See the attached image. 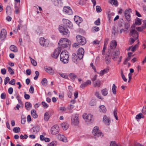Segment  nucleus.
<instances>
[{"label":"nucleus","instance_id":"obj_1","mask_svg":"<svg viewBox=\"0 0 146 146\" xmlns=\"http://www.w3.org/2000/svg\"><path fill=\"white\" fill-rule=\"evenodd\" d=\"M58 44L59 45L58 47H60V48L61 50L64 48H69L71 44V42L67 38H62L60 40Z\"/></svg>","mask_w":146,"mask_h":146},{"label":"nucleus","instance_id":"obj_2","mask_svg":"<svg viewBox=\"0 0 146 146\" xmlns=\"http://www.w3.org/2000/svg\"><path fill=\"white\" fill-rule=\"evenodd\" d=\"M60 60L64 63L68 62L69 58V55L68 52L66 51H62L61 53Z\"/></svg>","mask_w":146,"mask_h":146},{"label":"nucleus","instance_id":"obj_3","mask_svg":"<svg viewBox=\"0 0 146 146\" xmlns=\"http://www.w3.org/2000/svg\"><path fill=\"white\" fill-rule=\"evenodd\" d=\"M108 53L110 56H111L112 59L114 61L117 60V59L118 58L119 55V51L118 50L116 51L114 50L110 51Z\"/></svg>","mask_w":146,"mask_h":146},{"label":"nucleus","instance_id":"obj_4","mask_svg":"<svg viewBox=\"0 0 146 146\" xmlns=\"http://www.w3.org/2000/svg\"><path fill=\"white\" fill-rule=\"evenodd\" d=\"M77 41L80 45H84L86 43V40L83 36L79 35H77L76 37Z\"/></svg>","mask_w":146,"mask_h":146},{"label":"nucleus","instance_id":"obj_5","mask_svg":"<svg viewBox=\"0 0 146 146\" xmlns=\"http://www.w3.org/2000/svg\"><path fill=\"white\" fill-rule=\"evenodd\" d=\"M79 116L77 114L72 115V124L74 126L77 125L79 123Z\"/></svg>","mask_w":146,"mask_h":146},{"label":"nucleus","instance_id":"obj_6","mask_svg":"<svg viewBox=\"0 0 146 146\" xmlns=\"http://www.w3.org/2000/svg\"><path fill=\"white\" fill-rule=\"evenodd\" d=\"M59 30L60 32L63 35L68 36L69 35L70 32L68 29L66 27L62 26H59Z\"/></svg>","mask_w":146,"mask_h":146},{"label":"nucleus","instance_id":"obj_7","mask_svg":"<svg viewBox=\"0 0 146 146\" xmlns=\"http://www.w3.org/2000/svg\"><path fill=\"white\" fill-rule=\"evenodd\" d=\"M92 133L94 135L98 137L101 136L102 134V132L99 130L98 127H94Z\"/></svg>","mask_w":146,"mask_h":146},{"label":"nucleus","instance_id":"obj_8","mask_svg":"<svg viewBox=\"0 0 146 146\" xmlns=\"http://www.w3.org/2000/svg\"><path fill=\"white\" fill-rule=\"evenodd\" d=\"M131 12V10L130 9H126L125 11V16L128 21H131V20L130 13Z\"/></svg>","mask_w":146,"mask_h":146},{"label":"nucleus","instance_id":"obj_9","mask_svg":"<svg viewBox=\"0 0 146 146\" xmlns=\"http://www.w3.org/2000/svg\"><path fill=\"white\" fill-rule=\"evenodd\" d=\"M59 130L58 126L56 125H54L51 129V133L52 135H55L58 133Z\"/></svg>","mask_w":146,"mask_h":146},{"label":"nucleus","instance_id":"obj_10","mask_svg":"<svg viewBox=\"0 0 146 146\" xmlns=\"http://www.w3.org/2000/svg\"><path fill=\"white\" fill-rule=\"evenodd\" d=\"M84 50L82 48H80L79 49L77 52V56L80 59H81L83 58Z\"/></svg>","mask_w":146,"mask_h":146},{"label":"nucleus","instance_id":"obj_11","mask_svg":"<svg viewBox=\"0 0 146 146\" xmlns=\"http://www.w3.org/2000/svg\"><path fill=\"white\" fill-rule=\"evenodd\" d=\"M61 51V50L60 48V47H58L56 49L52 55V57L54 58H57L58 57Z\"/></svg>","mask_w":146,"mask_h":146},{"label":"nucleus","instance_id":"obj_12","mask_svg":"<svg viewBox=\"0 0 146 146\" xmlns=\"http://www.w3.org/2000/svg\"><path fill=\"white\" fill-rule=\"evenodd\" d=\"M7 31L6 30L3 29L1 31L0 34V38L1 40H4L6 37Z\"/></svg>","mask_w":146,"mask_h":146},{"label":"nucleus","instance_id":"obj_13","mask_svg":"<svg viewBox=\"0 0 146 146\" xmlns=\"http://www.w3.org/2000/svg\"><path fill=\"white\" fill-rule=\"evenodd\" d=\"M63 11L69 15H72L73 12L70 7H64L63 9Z\"/></svg>","mask_w":146,"mask_h":146},{"label":"nucleus","instance_id":"obj_14","mask_svg":"<svg viewBox=\"0 0 146 146\" xmlns=\"http://www.w3.org/2000/svg\"><path fill=\"white\" fill-rule=\"evenodd\" d=\"M52 115V113L50 111L46 112L44 115V119L45 121H48Z\"/></svg>","mask_w":146,"mask_h":146},{"label":"nucleus","instance_id":"obj_15","mask_svg":"<svg viewBox=\"0 0 146 146\" xmlns=\"http://www.w3.org/2000/svg\"><path fill=\"white\" fill-rule=\"evenodd\" d=\"M57 137L59 140L60 141L66 142L67 141V139L66 137L64 135L61 134H58L57 135Z\"/></svg>","mask_w":146,"mask_h":146},{"label":"nucleus","instance_id":"obj_16","mask_svg":"<svg viewBox=\"0 0 146 146\" xmlns=\"http://www.w3.org/2000/svg\"><path fill=\"white\" fill-rule=\"evenodd\" d=\"M45 71L51 75H53L54 73V70L50 67H46L44 68Z\"/></svg>","mask_w":146,"mask_h":146},{"label":"nucleus","instance_id":"obj_17","mask_svg":"<svg viewBox=\"0 0 146 146\" xmlns=\"http://www.w3.org/2000/svg\"><path fill=\"white\" fill-rule=\"evenodd\" d=\"M40 130V127L38 126H35L33 127L31 129V132L33 133H36L38 132Z\"/></svg>","mask_w":146,"mask_h":146},{"label":"nucleus","instance_id":"obj_18","mask_svg":"<svg viewBox=\"0 0 146 146\" xmlns=\"http://www.w3.org/2000/svg\"><path fill=\"white\" fill-rule=\"evenodd\" d=\"M62 21L64 24L67 27H70L72 25V23L68 20L64 19H62Z\"/></svg>","mask_w":146,"mask_h":146},{"label":"nucleus","instance_id":"obj_19","mask_svg":"<svg viewBox=\"0 0 146 146\" xmlns=\"http://www.w3.org/2000/svg\"><path fill=\"white\" fill-rule=\"evenodd\" d=\"M74 21L77 24H79L82 21V18L78 16H75L74 18Z\"/></svg>","mask_w":146,"mask_h":146},{"label":"nucleus","instance_id":"obj_20","mask_svg":"<svg viewBox=\"0 0 146 146\" xmlns=\"http://www.w3.org/2000/svg\"><path fill=\"white\" fill-rule=\"evenodd\" d=\"M91 84V82L90 80H87V81L81 84L80 86V87L82 89H84L88 85H90Z\"/></svg>","mask_w":146,"mask_h":146},{"label":"nucleus","instance_id":"obj_21","mask_svg":"<svg viewBox=\"0 0 146 146\" xmlns=\"http://www.w3.org/2000/svg\"><path fill=\"white\" fill-rule=\"evenodd\" d=\"M39 43L41 45L46 46L47 42L46 39L43 37H41L39 39Z\"/></svg>","mask_w":146,"mask_h":146},{"label":"nucleus","instance_id":"obj_22","mask_svg":"<svg viewBox=\"0 0 146 146\" xmlns=\"http://www.w3.org/2000/svg\"><path fill=\"white\" fill-rule=\"evenodd\" d=\"M117 45L116 41L115 40H113L110 43V48L111 49H113L115 48Z\"/></svg>","mask_w":146,"mask_h":146},{"label":"nucleus","instance_id":"obj_23","mask_svg":"<svg viewBox=\"0 0 146 146\" xmlns=\"http://www.w3.org/2000/svg\"><path fill=\"white\" fill-rule=\"evenodd\" d=\"M103 121L107 125H109L110 120L107 116L105 115L103 117Z\"/></svg>","mask_w":146,"mask_h":146},{"label":"nucleus","instance_id":"obj_24","mask_svg":"<svg viewBox=\"0 0 146 146\" xmlns=\"http://www.w3.org/2000/svg\"><path fill=\"white\" fill-rule=\"evenodd\" d=\"M105 60L107 64H109L111 62V58L110 57V55L108 52L106 55L105 58Z\"/></svg>","mask_w":146,"mask_h":146},{"label":"nucleus","instance_id":"obj_25","mask_svg":"<svg viewBox=\"0 0 146 146\" xmlns=\"http://www.w3.org/2000/svg\"><path fill=\"white\" fill-rule=\"evenodd\" d=\"M61 126L63 130H66L68 128L69 125L66 122H64L61 124Z\"/></svg>","mask_w":146,"mask_h":146},{"label":"nucleus","instance_id":"obj_26","mask_svg":"<svg viewBox=\"0 0 146 146\" xmlns=\"http://www.w3.org/2000/svg\"><path fill=\"white\" fill-rule=\"evenodd\" d=\"M25 105L26 109L27 110H30L32 107L31 104L29 102H26L25 104Z\"/></svg>","mask_w":146,"mask_h":146},{"label":"nucleus","instance_id":"obj_27","mask_svg":"<svg viewBox=\"0 0 146 146\" xmlns=\"http://www.w3.org/2000/svg\"><path fill=\"white\" fill-rule=\"evenodd\" d=\"M69 77L73 81H74L76 78H77V76L73 73L70 74L69 75Z\"/></svg>","mask_w":146,"mask_h":146},{"label":"nucleus","instance_id":"obj_28","mask_svg":"<svg viewBox=\"0 0 146 146\" xmlns=\"http://www.w3.org/2000/svg\"><path fill=\"white\" fill-rule=\"evenodd\" d=\"M10 50L13 52H16L18 51L17 47L14 45H12L10 47Z\"/></svg>","mask_w":146,"mask_h":146},{"label":"nucleus","instance_id":"obj_29","mask_svg":"<svg viewBox=\"0 0 146 146\" xmlns=\"http://www.w3.org/2000/svg\"><path fill=\"white\" fill-rule=\"evenodd\" d=\"M109 71V69L108 68H106L100 72V75L103 76L105 74L107 73Z\"/></svg>","mask_w":146,"mask_h":146},{"label":"nucleus","instance_id":"obj_30","mask_svg":"<svg viewBox=\"0 0 146 146\" xmlns=\"http://www.w3.org/2000/svg\"><path fill=\"white\" fill-rule=\"evenodd\" d=\"M99 110L100 111L105 113L106 111V108L104 106L101 105L99 106Z\"/></svg>","mask_w":146,"mask_h":146},{"label":"nucleus","instance_id":"obj_31","mask_svg":"<svg viewBox=\"0 0 146 146\" xmlns=\"http://www.w3.org/2000/svg\"><path fill=\"white\" fill-rule=\"evenodd\" d=\"M129 35L134 37V35H135V36L137 38H138V33L135 30L134 31H133V32L131 33V32H130Z\"/></svg>","mask_w":146,"mask_h":146},{"label":"nucleus","instance_id":"obj_32","mask_svg":"<svg viewBox=\"0 0 146 146\" xmlns=\"http://www.w3.org/2000/svg\"><path fill=\"white\" fill-rule=\"evenodd\" d=\"M31 113L32 117L35 118H36L37 117L38 115L36 113V111L34 110H31Z\"/></svg>","mask_w":146,"mask_h":146},{"label":"nucleus","instance_id":"obj_33","mask_svg":"<svg viewBox=\"0 0 146 146\" xmlns=\"http://www.w3.org/2000/svg\"><path fill=\"white\" fill-rule=\"evenodd\" d=\"M6 12L7 15H10L11 13V11L10 6H7L6 8Z\"/></svg>","mask_w":146,"mask_h":146},{"label":"nucleus","instance_id":"obj_34","mask_svg":"<svg viewBox=\"0 0 146 146\" xmlns=\"http://www.w3.org/2000/svg\"><path fill=\"white\" fill-rule=\"evenodd\" d=\"M47 79L46 78H44L42 81L41 83L43 86H45L47 85Z\"/></svg>","mask_w":146,"mask_h":146},{"label":"nucleus","instance_id":"obj_35","mask_svg":"<svg viewBox=\"0 0 146 146\" xmlns=\"http://www.w3.org/2000/svg\"><path fill=\"white\" fill-rule=\"evenodd\" d=\"M135 24L137 25H140L141 24V19L137 17L135 20Z\"/></svg>","mask_w":146,"mask_h":146},{"label":"nucleus","instance_id":"obj_36","mask_svg":"<svg viewBox=\"0 0 146 146\" xmlns=\"http://www.w3.org/2000/svg\"><path fill=\"white\" fill-rule=\"evenodd\" d=\"M57 144V142L56 141H53L48 144L47 146H56Z\"/></svg>","mask_w":146,"mask_h":146},{"label":"nucleus","instance_id":"obj_37","mask_svg":"<svg viewBox=\"0 0 146 146\" xmlns=\"http://www.w3.org/2000/svg\"><path fill=\"white\" fill-rule=\"evenodd\" d=\"M92 115L91 114H89L86 119V121L87 122L91 121L92 119Z\"/></svg>","mask_w":146,"mask_h":146},{"label":"nucleus","instance_id":"obj_38","mask_svg":"<svg viewBox=\"0 0 146 146\" xmlns=\"http://www.w3.org/2000/svg\"><path fill=\"white\" fill-rule=\"evenodd\" d=\"M144 118V116L141 113H139L138 114H137L135 117L136 119H140L141 118Z\"/></svg>","mask_w":146,"mask_h":146},{"label":"nucleus","instance_id":"obj_39","mask_svg":"<svg viewBox=\"0 0 146 146\" xmlns=\"http://www.w3.org/2000/svg\"><path fill=\"white\" fill-rule=\"evenodd\" d=\"M99 28L97 26L93 27L92 29V31L93 32L98 31L99 30Z\"/></svg>","mask_w":146,"mask_h":146},{"label":"nucleus","instance_id":"obj_40","mask_svg":"<svg viewBox=\"0 0 146 146\" xmlns=\"http://www.w3.org/2000/svg\"><path fill=\"white\" fill-rule=\"evenodd\" d=\"M20 129L19 127H16L14 128L13 131L15 133H18L20 131Z\"/></svg>","mask_w":146,"mask_h":146},{"label":"nucleus","instance_id":"obj_41","mask_svg":"<svg viewBox=\"0 0 146 146\" xmlns=\"http://www.w3.org/2000/svg\"><path fill=\"white\" fill-rule=\"evenodd\" d=\"M102 95L104 96H106L108 94V90L106 89H104L102 90Z\"/></svg>","mask_w":146,"mask_h":146},{"label":"nucleus","instance_id":"obj_42","mask_svg":"<svg viewBox=\"0 0 146 146\" xmlns=\"http://www.w3.org/2000/svg\"><path fill=\"white\" fill-rule=\"evenodd\" d=\"M116 87L115 84H113L112 87V91L113 94H115L116 93Z\"/></svg>","mask_w":146,"mask_h":146},{"label":"nucleus","instance_id":"obj_43","mask_svg":"<svg viewBox=\"0 0 146 146\" xmlns=\"http://www.w3.org/2000/svg\"><path fill=\"white\" fill-rule=\"evenodd\" d=\"M121 77L123 79V80L124 81L126 82L127 81V79H126L124 75L123 74V71L122 70H121Z\"/></svg>","mask_w":146,"mask_h":146},{"label":"nucleus","instance_id":"obj_44","mask_svg":"<svg viewBox=\"0 0 146 146\" xmlns=\"http://www.w3.org/2000/svg\"><path fill=\"white\" fill-rule=\"evenodd\" d=\"M95 95L98 98L103 100V98H102L100 94L98 92H96L95 93Z\"/></svg>","mask_w":146,"mask_h":146},{"label":"nucleus","instance_id":"obj_45","mask_svg":"<svg viewBox=\"0 0 146 146\" xmlns=\"http://www.w3.org/2000/svg\"><path fill=\"white\" fill-rule=\"evenodd\" d=\"M7 69L10 74L11 75H13L14 74V71L13 70V69L11 68L10 67H8L7 68Z\"/></svg>","mask_w":146,"mask_h":146},{"label":"nucleus","instance_id":"obj_46","mask_svg":"<svg viewBox=\"0 0 146 146\" xmlns=\"http://www.w3.org/2000/svg\"><path fill=\"white\" fill-rule=\"evenodd\" d=\"M100 81L99 80H98L96 83L94 84V86L99 87L100 86Z\"/></svg>","mask_w":146,"mask_h":146},{"label":"nucleus","instance_id":"obj_47","mask_svg":"<svg viewBox=\"0 0 146 146\" xmlns=\"http://www.w3.org/2000/svg\"><path fill=\"white\" fill-rule=\"evenodd\" d=\"M42 104L44 108H46L48 107V105L44 102H42Z\"/></svg>","mask_w":146,"mask_h":146},{"label":"nucleus","instance_id":"obj_48","mask_svg":"<svg viewBox=\"0 0 146 146\" xmlns=\"http://www.w3.org/2000/svg\"><path fill=\"white\" fill-rule=\"evenodd\" d=\"M10 79L9 77H6L4 80V84L5 85H6L9 81Z\"/></svg>","mask_w":146,"mask_h":146},{"label":"nucleus","instance_id":"obj_49","mask_svg":"<svg viewBox=\"0 0 146 146\" xmlns=\"http://www.w3.org/2000/svg\"><path fill=\"white\" fill-rule=\"evenodd\" d=\"M100 18H98L97 20L95 21V24L97 25H99L100 24Z\"/></svg>","mask_w":146,"mask_h":146},{"label":"nucleus","instance_id":"obj_50","mask_svg":"<svg viewBox=\"0 0 146 146\" xmlns=\"http://www.w3.org/2000/svg\"><path fill=\"white\" fill-rule=\"evenodd\" d=\"M96 9L97 12L98 13L102 11L101 7L99 6H96Z\"/></svg>","mask_w":146,"mask_h":146},{"label":"nucleus","instance_id":"obj_51","mask_svg":"<svg viewBox=\"0 0 146 146\" xmlns=\"http://www.w3.org/2000/svg\"><path fill=\"white\" fill-rule=\"evenodd\" d=\"M135 30V25L134 24L131 27V29L130 30L131 33L134 31Z\"/></svg>","mask_w":146,"mask_h":146},{"label":"nucleus","instance_id":"obj_52","mask_svg":"<svg viewBox=\"0 0 146 146\" xmlns=\"http://www.w3.org/2000/svg\"><path fill=\"white\" fill-rule=\"evenodd\" d=\"M52 2L55 6H58V0H52Z\"/></svg>","mask_w":146,"mask_h":146},{"label":"nucleus","instance_id":"obj_53","mask_svg":"<svg viewBox=\"0 0 146 146\" xmlns=\"http://www.w3.org/2000/svg\"><path fill=\"white\" fill-rule=\"evenodd\" d=\"M113 115L114 117L115 118V119L117 120H118V117L117 115V110L116 109H115L113 111Z\"/></svg>","mask_w":146,"mask_h":146},{"label":"nucleus","instance_id":"obj_54","mask_svg":"<svg viewBox=\"0 0 146 146\" xmlns=\"http://www.w3.org/2000/svg\"><path fill=\"white\" fill-rule=\"evenodd\" d=\"M125 26L126 30L128 29L130 27V24L129 23H125Z\"/></svg>","mask_w":146,"mask_h":146},{"label":"nucleus","instance_id":"obj_55","mask_svg":"<svg viewBox=\"0 0 146 146\" xmlns=\"http://www.w3.org/2000/svg\"><path fill=\"white\" fill-rule=\"evenodd\" d=\"M60 74L62 77L64 78H68V75L62 73Z\"/></svg>","mask_w":146,"mask_h":146},{"label":"nucleus","instance_id":"obj_56","mask_svg":"<svg viewBox=\"0 0 146 146\" xmlns=\"http://www.w3.org/2000/svg\"><path fill=\"white\" fill-rule=\"evenodd\" d=\"M24 93L25 94L24 96L25 99L26 100H28L29 99L30 97V95L28 94H26L25 92H24Z\"/></svg>","mask_w":146,"mask_h":146},{"label":"nucleus","instance_id":"obj_57","mask_svg":"<svg viewBox=\"0 0 146 146\" xmlns=\"http://www.w3.org/2000/svg\"><path fill=\"white\" fill-rule=\"evenodd\" d=\"M111 3H112L115 6L117 5V0H111Z\"/></svg>","mask_w":146,"mask_h":146},{"label":"nucleus","instance_id":"obj_58","mask_svg":"<svg viewBox=\"0 0 146 146\" xmlns=\"http://www.w3.org/2000/svg\"><path fill=\"white\" fill-rule=\"evenodd\" d=\"M10 84L14 85L15 84V79H13L9 82Z\"/></svg>","mask_w":146,"mask_h":146},{"label":"nucleus","instance_id":"obj_59","mask_svg":"<svg viewBox=\"0 0 146 146\" xmlns=\"http://www.w3.org/2000/svg\"><path fill=\"white\" fill-rule=\"evenodd\" d=\"M109 40V39L108 38H106L105 39V40L104 41V46H106L108 44Z\"/></svg>","mask_w":146,"mask_h":146},{"label":"nucleus","instance_id":"obj_60","mask_svg":"<svg viewBox=\"0 0 146 146\" xmlns=\"http://www.w3.org/2000/svg\"><path fill=\"white\" fill-rule=\"evenodd\" d=\"M29 92L31 94H33L34 92V87L33 86H31L29 89Z\"/></svg>","mask_w":146,"mask_h":146},{"label":"nucleus","instance_id":"obj_61","mask_svg":"<svg viewBox=\"0 0 146 146\" xmlns=\"http://www.w3.org/2000/svg\"><path fill=\"white\" fill-rule=\"evenodd\" d=\"M32 64L34 66H36L37 65V63L36 61L34 59L32 60L31 61Z\"/></svg>","mask_w":146,"mask_h":146},{"label":"nucleus","instance_id":"obj_62","mask_svg":"<svg viewBox=\"0 0 146 146\" xmlns=\"http://www.w3.org/2000/svg\"><path fill=\"white\" fill-rule=\"evenodd\" d=\"M8 90L9 94H12L13 92V88L10 87L8 89Z\"/></svg>","mask_w":146,"mask_h":146},{"label":"nucleus","instance_id":"obj_63","mask_svg":"<svg viewBox=\"0 0 146 146\" xmlns=\"http://www.w3.org/2000/svg\"><path fill=\"white\" fill-rule=\"evenodd\" d=\"M1 98L2 99H4L6 98V94L5 93H2L1 94Z\"/></svg>","mask_w":146,"mask_h":146},{"label":"nucleus","instance_id":"obj_64","mask_svg":"<svg viewBox=\"0 0 146 146\" xmlns=\"http://www.w3.org/2000/svg\"><path fill=\"white\" fill-rule=\"evenodd\" d=\"M110 146H118L115 141H112L110 143Z\"/></svg>","mask_w":146,"mask_h":146}]
</instances>
